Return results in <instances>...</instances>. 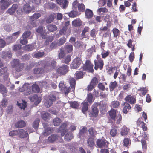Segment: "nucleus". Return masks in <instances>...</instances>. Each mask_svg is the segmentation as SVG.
<instances>
[{
	"mask_svg": "<svg viewBox=\"0 0 153 153\" xmlns=\"http://www.w3.org/2000/svg\"><path fill=\"white\" fill-rule=\"evenodd\" d=\"M2 58L5 60L8 61L12 58L11 51H9L7 52L3 51L2 52Z\"/></svg>",
	"mask_w": 153,
	"mask_h": 153,
	"instance_id": "nucleus-15",
	"label": "nucleus"
},
{
	"mask_svg": "<svg viewBox=\"0 0 153 153\" xmlns=\"http://www.w3.org/2000/svg\"><path fill=\"white\" fill-rule=\"evenodd\" d=\"M59 46L58 43V42L56 41L53 42L50 45V48L51 49H56Z\"/></svg>",
	"mask_w": 153,
	"mask_h": 153,
	"instance_id": "nucleus-43",
	"label": "nucleus"
},
{
	"mask_svg": "<svg viewBox=\"0 0 153 153\" xmlns=\"http://www.w3.org/2000/svg\"><path fill=\"white\" fill-rule=\"evenodd\" d=\"M61 122V120L58 118H56L53 120V123L55 126L59 125Z\"/></svg>",
	"mask_w": 153,
	"mask_h": 153,
	"instance_id": "nucleus-60",
	"label": "nucleus"
},
{
	"mask_svg": "<svg viewBox=\"0 0 153 153\" xmlns=\"http://www.w3.org/2000/svg\"><path fill=\"white\" fill-rule=\"evenodd\" d=\"M29 99L31 102H34L35 104L37 105L39 104L42 100V98L35 94L29 97Z\"/></svg>",
	"mask_w": 153,
	"mask_h": 153,
	"instance_id": "nucleus-10",
	"label": "nucleus"
},
{
	"mask_svg": "<svg viewBox=\"0 0 153 153\" xmlns=\"http://www.w3.org/2000/svg\"><path fill=\"white\" fill-rule=\"evenodd\" d=\"M120 105V102L118 101H112L110 105L111 107L113 108H117Z\"/></svg>",
	"mask_w": 153,
	"mask_h": 153,
	"instance_id": "nucleus-38",
	"label": "nucleus"
},
{
	"mask_svg": "<svg viewBox=\"0 0 153 153\" xmlns=\"http://www.w3.org/2000/svg\"><path fill=\"white\" fill-rule=\"evenodd\" d=\"M18 8V5L16 4L13 5L11 7L9 8L7 10L8 13L10 14H13Z\"/></svg>",
	"mask_w": 153,
	"mask_h": 153,
	"instance_id": "nucleus-23",
	"label": "nucleus"
},
{
	"mask_svg": "<svg viewBox=\"0 0 153 153\" xmlns=\"http://www.w3.org/2000/svg\"><path fill=\"white\" fill-rule=\"evenodd\" d=\"M99 104V103H95L93 105L91 112V116L96 117L97 116L99 112V110L97 107Z\"/></svg>",
	"mask_w": 153,
	"mask_h": 153,
	"instance_id": "nucleus-11",
	"label": "nucleus"
},
{
	"mask_svg": "<svg viewBox=\"0 0 153 153\" xmlns=\"http://www.w3.org/2000/svg\"><path fill=\"white\" fill-rule=\"evenodd\" d=\"M82 24V21L79 18L76 19L72 22V25L75 27H79Z\"/></svg>",
	"mask_w": 153,
	"mask_h": 153,
	"instance_id": "nucleus-27",
	"label": "nucleus"
},
{
	"mask_svg": "<svg viewBox=\"0 0 153 153\" xmlns=\"http://www.w3.org/2000/svg\"><path fill=\"white\" fill-rule=\"evenodd\" d=\"M68 15L70 17L74 18L77 16L78 13L76 11H71L68 13Z\"/></svg>",
	"mask_w": 153,
	"mask_h": 153,
	"instance_id": "nucleus-52",
	"label": "nucleus"
},
{
	"mask_svg": "<svg viewBox=\"0 0 153 153\" xmlns=\"http://www.w3.org/2000/svg\"><path fill=\"white\" fill-rule=\"evenodd\" d=\"M30 87V85L28 83H25L24 84L21 88H20L19 90L20 92H25L24 94L25 95H28L31 93V91H30L29 88Z\"/></svg>",
	"mask_w": 153,
	"mask_h": 153,
	"instance_id": "nucleus-5",
	"label": "nucleus"
},
{
	"mask_svg": "<svg viewBox=\"0 0 153 153\" xmlns=\"http://www.w3.org/2000/svg\"><path fill=\"white\" fill-rule=\"evenodd\" d=\"M59 58L60 59L63 58L65 55V52L64 49L62 47L59 49Z\"/></svg>",
	"mask_w": 153,
	"mask_h": 153,
	"instance_id": "nucleus-30",
	"label": "nucleus"
},
{
	"mask_svg": "<svg viewBox=\"0 0 153 153\" xmlns=\"http://www.w3.org/2000/svg\"><path fill=\"white\" fill-rule=\"evenodd\" d=\"M56 99V96L52 94H50L48 98L45 100L44 104L47 108L50 107L53 104V102Z\"/></svg>",
	"mask_w": 153,
	"mask_h": 153,
	"instance_id": "nucleus-2",
	"label": "nucleus"
},
{
	"mask_svg": "<svg viewBox=\"0 0 153 153\" xmlns=\"http://www.w3.org/2000/svg\"><path fill=\"white\" fill-rule=\"evenodd\" d=\"M31 34V32L27 31L25 32L22 34V37L23 39L28 38Z\"/></svg>",
	"mask_w": 153,
	"mask_h": 153,
	"instance_id": "nucleus-61",
	"label": "nucleus"
},
{
	"mask_svg": "<svg viewBox=\"0 0 153 153\" xmlns=\"http://www.w3.org/2000/svg\"><path fill=\"white\" fill-rule=\"evenodd\" d=\"M65 49L68 53L71 52L73 50L72 45L71 44L66 45L65 46Z\"/></svg>",
	"mask_w": 153,
	"mask_h": 153,
	"instance_id": "nucleus-41",
	"label": "nucleus"
},
{
	"mask_svg": "<svg viewBox=\"0 0 153 153\" xmlns=\"http://www.w3.org/2000/svg\"><path fill=\"white\" fill-rule=\"evenodd\" d=\"M24 48V50L26 51H30L33 49V47L32 45H28L25 46Z\"/></svg>",
	"mask_w": 153,
	"mask_h": 153,
	"instance_id": "nucleus-55",
	"label": "nucleus"
},
{
	"mask_svg": "<svg viewBox=\"0 0 153 153\" xmlns=\"http://www.w3.org/2000/svg\"><path fill=\"white\" fill-rule=\"evenodd\" d=\"M108 142L105 139H97L96 141L97 146L100 148L107 147L108 146Z\"/></svg>",
	"mask_w": 153,
	"mask_h": 153,
	"instance_id": "nucleus-13",
	"label": "nucleus"
},
{
	"mask_svg": "<svg viewBox=\"0 0 153 153\" xmlns=\"http://www.w3.org/2000/svg\"><path fill=\"white\" fill-rule=\"evenodd\" d=\"M47 28L48 30L50 32H53L57 29V27L56 25L51 24L47 26Z\"/></svg>",
	"mask_w": 153,
	"mask_h": 153,
	"instance_id": "nucleus-29",
	"label": "nucleus"
},
{
	"mask_svg": "<svg viewBox=\"0 0 153 153\" xmlns=\"http://www.w3.org/2000/svg\"><path fill=\"white\" fill-rule=\"evenodd\" d=\"M42 117L45 121H46L48 119L49 116V114L48 112L45 111H43L42 112Z\"/></svg>",
	"mask_w": 153,
	"mask_h": 153,
	"instance_id": "nucleus-42",
	"label": "nucleus"
},
{
	"mask_svg": "<svg viewBox=\"0 0 153 153\" xmlns=\"http://www.w3.org/2000/svg\"><path fill=\"white\" fill-rule=\"evenodd\" d=\"M85 15L87 18H91L93 16V13L91 10L87 9L85 11Z\"/></svg>",
	"mask_w": 153,
	"mask_h": 153,
	"instance_id": "nucleus-33",
	"label": "nucleus"
},
{
	"mask_svg": "<svg viewBox=\"0 0 153 153\" xmlns=\"http://www.w3.org/2000/svg\"><path fill=\"white\" fill-rule=\"evenodd\" d=\"M73 138V134L71 132H68L65 136L64 139L66 141H70Z\"/></svg>",
	"mask_w": 153,
	"mask_h": 153,
	"instance_id": "nucleus-28",
	"label": "nucleus"
},
{
	"mask_svg": "<svg viewBox=\"0 0 153 153\" xmlns=\"http://www.w3.org/2000/svg\"><path fill=\"white\" fill-rule=\"evenodd\" d=\"M43 125L45 128V131L43 132V134L44 135H48L53 132V128L49 127L47 123H44Z\"/></svg>",
	"mask_w": 153,
	"mask_h": 153,
	"instance_id": "nucleus-9",
	"label": "nucleus"
},
{
	"mask_svg": "<svg viewBox=\"0 0 153 153\" xmlns=\"http://www.w3.org/2000/svg\"><path fill=\"white\" fill-rule=\"evenodd\" d=\"M97 60H95V67L94 69L97 70L98 68H100V70H101L103 67V60L100 57V55H97Z\"/></svg>",
	"mask_w": 153,
	"mask_h": 153,
	"instance_id": "nucleus-4",
	"label": "nucleus"
},
{
	"mask_svg": "<svg viewBox=\"0 0 153 153\" xmlns=\"http://www.w3.org/2000/svg\"><path fill=\"white\" fill-rule=\"evenodd\" d=\"M39 85L40 86L44 88H46L48 85V84L46 81H43L40 82L39 83Z\"/></svg>",
	"mask_w": 153,
	"mask_h": 153,
	"instance_id": "nucleus-64",
	"label": "nucleus"
},
{
	"mask_svg": "<svg viewBox=\"0 0 153 153\" xmlns=\"http://www.w3.org/2000/svg\"><path fill=\"white\" fill-rule=\"evenodd\" d=\"M25 122L22 120L18 122L16 124V126L17 127L22 128L24 127L25 125Z\"/></svg>",
	"mask_w": 153,
	"mask_h": 153,
	"instance_id": "nucleus-36",
	"label": "nucleus"
},
{
	"mask_svg": "<svg viewBox=\"0 0 153 153\" xmlns=\"http://www.w3.org/2000/svg\"><path fill=\"white\" fill-rule=\"evenodd\" d=\"M20 137L24 138L26 137L28 135V133L23 129L18 130V134Z\"/></svg>",
	"mask_w": 153,
	"mask_h": 153,
	"instance_id": "nucleus-21",
	"label": "nucleus"
},
{
	"mask_svg": "<svg viewBox=\"0 0 153 153\" xmlns=\"http://www.w3.org/2000/svg\"><path fill=\"white\" fill-rule=\"evenodd\" d=\"M76 79H79L83 77V73L81 71H77L75 74Z\"/></svg>",
	"mask_w": 153,
	"mask_h": 153,
	"instance_id": "nucleus-46",
	"label": "nucleus"
},
{
	"mask_svg": "<svg viewBox=\"0 0 153 153\" xmlns=\"http://www.w3.org/2000/svg\"><path fill=\"white\" fill-rule=\"evenodd\" d=\"M83 106L82 107V111L84 113H85L88 109V103L87 102H85L83 103Z\"/></svg>",
	"mask_w": 153,
	"mask_h": 153,
	"instance_id": "nucleus-51",
	"label": "nucleus"
},
{
	"mask_svg": "<svg viewBox=\"0 0 153 153\" xmlns=\"http://www.w3.org/2000/svg\"><path fill=\"white\" fill-rule=\"evenodd\" d=\"M7 68L6 67H4L0 69V76H4L6 78L8 77V74L7 73Z\"/></svg>",
	"mask_w": 153,
	"mask_h": 153,
	"instance_id": "nucleus-25",
	"label": "nucleus"
},
{
	"mask_svg": "<svg viewBox=\"0 0 153 153\" xmlns=\"http://www.w3.org/2000/svg\"><path fill=\"white\" fill-rule=\"evenodd\" d=\"M69 71V67L66 65L62 64L59 66L56 69L57 73L60 75H64Z\"/></svg>",
	"mask_w": 153,
	"mask_h": 153,
	"instance_id": "nucleus-3",
	"label": "nucleus"
},
{
	"mask_svg": "<svg viewBox=\"0 0 153 153\" xmlns=\"http://www.w3.org/2000/svg\"><path fill=\"white\" fill-rule=\"evenodd\" d=\"M85 68L90 72H93L94 71L93 65L90 62L89 60H87L85 62Z\"/></svg>",
	"mask_w": 153,
	"mask_h": 153,
	"instance_id": "nucleus-17",
	"label": "nucleus"
},
{
	"mask_svg": "<svg viewBox=\"0 0 153 153\" xmlns=\"http://www.w3.org/2000/svg\"><path fill=\"white\" fill-rule=\"evenodd\" d=\"M87 131L86 128L85 127H83L82 129L80 130L78 134V136L79 137L85 135Z\"/></svg>",
	"mask_w": 153,
	"mask_h": 153,
	"instance_id": "nucleus-44",
	"label": "nucleus"
},
{
	"mask_svg": "<svg viewBox=\"0 0 153 153\" xmlns=\"http://www.w3.org/2000/svg\"><path fill=\"white\" fill-rule=\"evenodd\" d=\"M54 19V16L52 15H51L47 18L46 22L48 23H51L53 21Z\"/></svg>",
	"mask_w": 153,
	"mask_h": 153,
	"instance_id": "nucleus-59",
	"label": "nucleus"
},
{
	"mask_svg": "<svg viewBox=\"0 0 153 153\" xmlns=\"http://www.w3.org/2000/svg\"><path fill=\"white\" fill-rule=\"evenodd\" d=\"M44 71L42 68H35L33 70V72L34 74H42L44 72Z\"/></svg>",
	"mask_w": 153,
	"mask_h": 153,
	"instance_id": "nucleus-35",
	"label": "nucleus"
},
{
	"mask_svg": "<svg viewBox=\"0 0 153 153\" xmlns=\"http://www.w3.org/2000/svg\"><path fill=\"white\" fill-rule=\"evenodd\" d=\"M11 4L8 0H1L0 1V8L2 10L5 9Z\"/></svg>",
	"mask_w": 153,
	"mask_h": 153,
	"instance_id": "nucleus-14",
	"label": "nucleus"
},
{
	"mask_svg": "<svg viewBox=\"0 0 153 153\" xmlns=\"http://www.w3.org/2000/svg\"><path fill=\"white\" fill-rule=\"evenodd\" d=\"M82 63L81 59L78 57L75 58L73 60L71 65V68L72 69H76L78 68Z\"/></svg>",
	"mask_w": 153,
	"mask_h": 153,
	"instance_id": "nucleus-6",
	"label": "nucleus"
},
{
	"mask_svg": "<svg viewBox=\"0 0 153 153\" xmlns=\"http://www.w3.org/2000/svg\"><path fill=\"white\" fill-rule=\"evenodd\" d=\"M131 142L130 140L128 138H124L123 142V146L127 147L130 144Z\"/></svg>",
	"mask_w": 153,
	"mask_h": 153,
	"instance_id": "nucleus-47",
	"label": "nucleus"
},
{
	"mask_svg": "<svg viewBox=\"0 0 153 153\" xmlns=\"http://www.w3.org/2000/svg\"><path fill=\"white\" fill-rule=\"evenodd\" d=\"M87 99L88 102L90 104H91L93 101V95L91 93L88 94Z\"/></svg>",
	"mask_w": 153,
	"mask_h": 153,
	"instance_id": "nucleus-57",
	"label": "nucleus"
},
{
	"mask_svg": "<svg viewBox=\"0 0 153 153\" xmlns=\"http://www.w3.org/2000/svg\"><path fill=\"white\" fill-rule=\"evenodd\" d=\"M39 119L38 118H37L33 123V126L35 129H36L38 128L39 125Z\"/></svg>",
	"mask_w": 153,
	"mask_h": 153,
	"instance_id": "nucleus-53",
	"label": "nucleus"
},
{
	"mask_svg": "<svg viewBox=\"0 0 153 153\" xmlns=\"http://www.w3.org/2000/svg\"><path fill=\"white\" fill-rule=\"evenodd\" d=\"M126 102H128L131 104H133L136 102V99L135 98L131 95H129L126 97L125 98Z\"/></svg>",
	"mask_w": 153,
	"mask_h": 153,
	"instance_id": "nucleus-18",
	"label": "nucleus"
},
{
	"mask_svg": "<svg viewBox=\"0 0 153 153\" xmlns=\"http://www.w3.org/2000/svg\"><path fill=\"white\" fill-rule=\"evenodd\" d=\"M32 7L28 4H25L21 9V12L27 14L31 12Z\"/></svg>",
	"mask_w": 153,
	"mask_h": 153,
	"instance_id": "nucleus-12",
	"label": "nucleus"
},
{
	"mask_svg": "<svg viewBox=\"0 0 153 153\" xmlns=\"http://www.w3.org/2000/svg\"><path fill=\"white\" fill-rule=\"evenodd\" d=\"M13 50L15 51L16 52V54L17 56H19L23 53L22 51L20 50L21 48V45L20 44L15 45L13 46Z\"/></svg>",
	"mask_w": 153,
	"mask_h": 153,
	"instance_id": "nucleus-16",
	"label": "nucleus"
},
{
	"mask_svg": "<svg viewBox=\"0 0 153 153\" xmlns=\"http://www.w3.org/2000/svg\"><path fill=\"white\" fill-rule=\"evenodd\" d=\"M110 117L113 120H115L116 117V111L114 109H112L109 112Z\"/></svg>",
	"mask_w": 153,
	"mask_h": 153,
	"instance_id": "nucleus-31",
	"label": "nucleus"
},
{
	"mask_svg": "<svg viewBox=\"0 0 153 153\" xmlns=\"http://www.w3.org/2000/svg\"><path fill=\"white\" fill-rule=\"evenodd\" d=\"M19 108L24 109L27 106L26 102L22 100V103H19L18 102H17Z\"/></svg>",
	"mask_w": 153,
	"mask_h": 153,
	"instance_id": "nucleus-45",
	"label": "nucleus"
},
{
	"mask_svg": "<svg viewBox=\"0 0 153 153\" xmlns=\"http://www.w3.org/2000/svg\"><path fill=\"white\" fill-rule=\"evenodd\" d=\"M117 133V131L115 128L111 129L110 132V135L112 137H114L116 136Z\"/></svg>",
	"mask_w": 153,
	"mask_h": 153,
	"instance_id": "nucleus-48",
	"label": "nucleus"
},
{
	"mask_svg": "<svg viewBox=\"0 0 153 153\" xmlns=\"http://www.w3.org/2000/svg\"><path fill=\"white\" fill-rule=\"evenodd\" d=\"M71 55H68L65 58L64 61H62V63H65L66 64H68L69 62L71 61Z\"/></svg>",
	"mask_w": 153,
	"mask_h": 153,
	"instance_id": "nucleus-54",
	"label": "nucleus"
},
{
	"mask_svg": "<svg viewBox=\"0 0 153 153\" xmlns=\"http://www.w3.org/2000/svg\"><path fill=\"white\" fill-rule=\"evenodd\" d=\"M87 144L90 147H93L95 145L93 138H89L87 140Z\"/></svg>",
	"mask_w": 153,
	"mask_h": 153,
	"instance_id": "nucleus-37",
	"label": "nucleus"
},
{
	"mask_svg": "<svg viewBox=\"0 0 153 153\" xmlns=\"http://www.w3.org/2000/svg\"><path fill=\"white\" fill-rule=\"evenodd\" d=\"M44 54V52L39 51L33 53L32 54V56L33 58L39 59L42 57Z\"/></svg>",
	"mask_w": 153,
	"mask_h": 153,
	"instance_id": "nucleus-22",
	"label": "nucleus"
},
{
	"mask_svg": "<svg viewBox=\"0 0 153 153\" xmlns=\"http://www.w3.org/2000/svg\"><path fill=\"white\" fill-rule=\"evenodd\" d=\"M67 125L66 123H63L59 128V129L60 132H61V135L63 136L65 134L67 131V130L65 128L67 127Z\"/></svg>",
	"mask_w": 153,
	"mask_h": 153,
	"instance_id": "nucleus-19",
	"label": "nucleus"
},
{
	"mask_svg": "<svg viewBox=\"0 0 153 153\" xmlns=\"http://www.w3.org/2000/svg\"><path fill=\"white\" fill-rule=\"evenodd\" d=\"M73 7L74 9L78 8V10L80 12H83L85 10V6L83 4H79L77 1H75L72 4Z\"/></svg>",
	"mask_w": 153,
	"mask_h": 153,
	"instance_id": "nucleus-8",
	"label": "nucleus"
},
{
	"mask_svg": "<svg viewBox=\"0 0 153 153\" xmlns=\"http://www.w3.org/2000/svg\"><path fill=\"white\" fill-rule=\"evenodd\" d=\"M58 43L59 46H60L64 44L66 42V39L65 37H62L59 39Z\"/></svg>",
	"mask_w": 153,
	"mask_h": 153,
	"instance_id": "nucleus-58",
	"label": "nucleus"
},
{
	"mask_svg": "<svg viewBox=\"0 0 153 153\" xmlns=\"http://www.w3.org/2000/svg\"><path fill=\"white\" fill-rule=\"evenodd\" d=\"M7 92V89L2 84H0V92H1L4 96H6V93Z\"/></svg>",
	"mask_w": 153,
	"mask_h": 153,
	"instance_id": "nucleus-32",
	"label": "nucleus"
},
{
	"mask_svg": "<svg viewBox=\"0 0 153 153\" xmlns=\"http://www.w3.org/2000/svg\"><path fill=\"white\" fill-rule=\"evenodd\" d=\"M59 136L56 134H52L48 138V141L50 143H52L55 141L58 138Z\"/></svg>",
	"mask_w": 153,
	"mask_h": 153,
	"instance_id": "nucleus-24",
	"label": "nucleus"
},
{
	"mask_svg": "<svg viewBox=\"0 0 153 153\" xmlns=\"http://www.w3.org/2000/svg\"><path fill=\"white\" fill-rule=\"evenodd\" d=\"M112 31L114 34V37H116L118 36L119 34L120 31L119 30L116 28H113Z\"/></svg>",
	"mask_w": 153,
	"mask_h": 153,
	"instance_id": "nucleus-63",
	"label": "nucleus"
},
{
	"mask_svg": "<svg viewBox=\"0 0 153 153\" xmlns=\"http://www.w3.org/2000/svg\"><path fill=\"white\" fill-rule=\"evenodd\" d=\"M7 100L5 98H4L1 102V104L3 107H5L7 105Z\"/></svg>",
	"mask_w": 153,
	"mask_h": 153,
	"instance_id": "nucleus-62",
	"label": "nucleus"
},
{
	"mask_svg": "<svg viewBox=\"0 0 153 153\" xmlns=\"http://www.w3.org/2000/svg\"><path fill=\"white\" fill-rule=\"evenodd\" d=\"M129 131V129L126 126H123L121 129V134L123 136L126 135Z\"/></svg>",
	"mask_w": 153,
	"mask_h": 153,
	"instance_id": "nucleus-26",
	"label": "nucleus"
},
{
	"mask_svg": "<svg viewBox=\"0 0 153 153\" xmlns=\"http://www.w3.org/2000/svg\"><path fill=\"white\" fill-rule=\"evenodd\" d=\"M41 14L39 13H34L33 16H30V19L32 21L36 20L40 17Z\"/></svg>",
	"mask_w": 153,
	"mask_h": 153,
	"instance_id": "nucleus-39",
	"label": "nucleus"
},
{
	"mask_svg": "<svg viewBox=\"0 0 153 153\" xmlns=\"http://www.w3.org/2000/svg\"><path fill=\"white\" fill-rule=\"evenodd\" d=\"M56 2L58 4L62 5V7L64 9L68 6V1L67 0H56Z\"/></svg>",
	"mask_w": 153,
	"mask_h": 153,
	"instance_id": "nucleus-20",
	"label": "nucleus"
},
{
	"mask_svg": "<svg viewBox=\"0 0 153 153\" xmlns=\"http://www.w3.org/2000/svg\"><path fill=\"white\" fill-rule=\"evenodd\" d=\"M47 62L45 60H40L38 62L35 63V65L36 66H44V67L45 65H46V63Z\"/></svg>",
	"mask_w": 153,
	"mask_h": 153,
	"instance_id": "nucleus-40",
	"label": "nucleus"
},
{
	"mask_svg": "<svg viewBox=\"0 0 153 153\" xmlns=\"http://www.w3.org/2000/svg\"><path fill=\"white\" fill-rule=\"evenodd\" d=\"M69 82L71 88L70 87L67 88L64 85V82L63 81H61L59 83V87L61 91L64 93L65 95H67L68 93L71 91H74L75 89V85L76 84V81L73 78H71L69 79Z\"/></svg>",
	"mask_w": 153,
	"mask_h": 153,
	"instance_id": "nucleus-1",
	"label": "nucleus"
},
{
	"mask_svg": "<svg viewBox=\"0 0 153 153\" xmlns=\"http://www.w3.org/2000/svg\"><path fill=\"white\" fill-rule=\"evenodd\" d=\"M117 85L116 82L115 81L113 82H111L109 86L110 89L111 91H112L115 88Z\"/></svg>",
	"mask_w": 153,
	"mask_h": 153,
	"instance_id": "nucleus-56",
	"label": "nucleus"
},
{
	"mask_svg": "<svg viewBox=\"0 0 153 153\" xmlns=\"http://www.w3.org/2000/svg\"><path fill=\"white\" fill-rule=\"evenodd\" d=\"M70 106L73 108H76L79 106V103L78 102L75 101L72 102H69Z\"/></svg>",
	"mask_w": 153,
	"mask_h": 153,
	"instance_id": "nucleus-50",
	"label": "nucleus"
},
{
	"mask_svg": "<svg viewBox=\"0 0 153 153\" xmlns=\"http://www.w3.org/2000/svg\"><path fill=\"white\" fill-rule=\"evenodd\" d=\"M32 90L35 93H38L40 91V89L38 85L33 84L32 85Z\"/></svg>",
	"mask_w": 153,
	"mask_h": 153,
	"instance_id": "nucleus-34",
	"label": "nucleus"
},
{
	"mask_svg": "<svg viewBox=\"0 0 153 153\" xmlns=\"http://www.w3.org/2000/svg\"><path fill=\"white\" fill-rule=\"evenodd\" d=\"M56 65V62L55 60H53L51 64L47 62L46 65H45L44 69L46 72H48L49 70L54 69Z\"/></svg>",
	"mask_w": 153,
	"mask_h": 153,
	"instance_id": "nucleus-7",
	"label": "nucleus"
},
{
	"mask_svg": "<svg viewBox=\"0 0 153 153\" xmlns=\"http://www.w3.org/2000/svg\"><path fill=\"white\" fill-rule=\"evenodd\" d=\"M11 64L12 66L13 67H16L17 65L21 64L20 63L19 60L18 59H14L11 62Z\"/></svg>",
	"mask_w": 153,
	"mask_h": 153,
	"instance_id": "nucleus-49",
	"label": "nucleus"
}]
</instances>
